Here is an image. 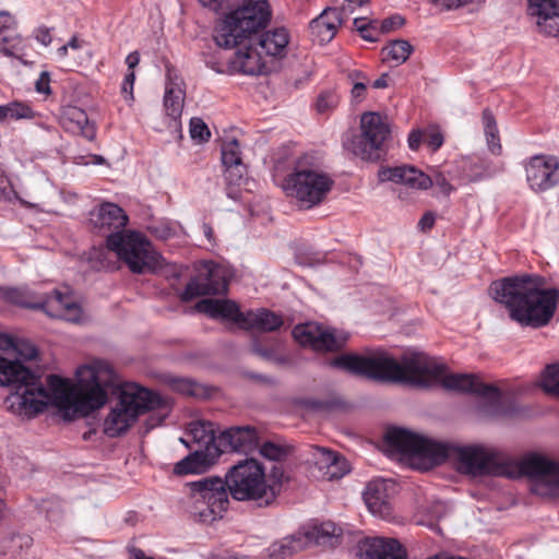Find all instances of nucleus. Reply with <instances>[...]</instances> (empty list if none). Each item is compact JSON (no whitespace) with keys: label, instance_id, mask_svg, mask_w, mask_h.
Here are the masks:
<instances>
[{"label":"nucleus","instance_id":"17","mask_svg":"<svg viewBox=\"0 0 559 559\" xmlns=\"http://www.w3.org/2000/svg\"><path fill=\"white\" fill-rule=\"evenodd\" d=\"M559 159L554 155H535L525 166L526 180L532 190L544 192L559 182Z\"/></svg>","mask_w":559,"mask_h":559},{"label":"nucleus","instance_id":"64","mask_svg":"<svg viewBox=\"0 0 559 559\" xmlns=\"http://www.w3.org/2000/svg\"><path fill=\"white\" fill-rule=\"evenodd\" d=\"M68 46L63 45L60 48H58L57 53L60 58H64L68 55Z\"/></svg>","mask_w":559,"mask_h":559},{"label":"nucleus","instance_id":"32","mask_svg":"<svg viewBox=\"0 0 559 559\" xmlns=\"http://www.w3.org/2000/svg\"><path fill=\"white\" fill-rule=\"evenodd\" d=\"M25 50L26 45L15 28L10 26L0 27V51L3 55L22 60Z\"/></svg>","mask_w":559,"mask_h":559},{"label":"nucleus","instance_id":"20","mask_svg":"<svg viewBox=\"0 0 559 559\" xmlns=\"http://www.w3.org/2000/svg\"><path fill=\"white\" fill-rule=\"evenodd\" d=\"M360 559H407L406 549L393 538H366L358 545Z\"/></svg>","mask_w":559,"mask_h":559},{"label":"nucleus","instance_id":"19","mask_svg":"<svg viewBox=\"0 0 559 559\" xmlns=\"http://www.w3.org/2000/svg\"><path fill=\"white\" fill-rule=\"evenodd\" d=\"M259 433L251 426L231 427L217 437V450L225 452H249L257 448Z\"/></svg>","mask_w":559,"mask_h":559},{"label":"nucleus","instance_id":"16","mask_svg":"<svg viewBox=\"0 0 559 559\" xmlns=\"http://www.w3.org/2000/svg\"><path fill=\"white\" fill-rule=\"evenodd\" d=\"M519 469L522 475L545 486L549 495L559 496V462L534 453L520 462Z\"/></svg>","mask_w":559,"mask_h":559},{"label":"nucleus","instance_id":"59","mask_svg":"<svg viewBox=\"0 0 559 559\" xmlns=\"http://www.w3.org/2000/svg\"><path fill=\"white\" fill-rule=\"evenodd\" d=\"M140 62V55L138 51L130 52L126 58V63L129 68V71H133V69L139 64Z\"/></svg>","mask_w":559,"mask_h":559},{"label":"nucleus","instance_id":"54","mask_svg":"<svg viewBox=\"0 0 559 559\" xmlns=\"http://www.w3.org/2000/svg\"><path fill=\"white\" fill-rule=\"evenodd\" d=\"M436 216L432 212H426L419 221L421 230L426 231L433 227Z\"/></svg>","mask_w":559,"mask_h":559},{"label":"nucleus","instance_id":"48","mask_svg":"<svg viewBox=\"0 0 559 559\" xmlns=\"http://www.w3.org/2000/svg\"><path fill=\"white\" fill-rule=\"evenodd\" d=\"M404 17H402L400 14H394L390 17L379 21V25L382 33H389L393 29L401 27L404 24Z\"/></svg>","mask_w":559,"mask_h":559},{"label":"nucleus","instance_id":"38","mask_svg":"<svg viewBox=\"0 0 559 559\" xmlns=\"http://www.w3.org/2000/svg\"><path fill=\"white\" fill-rule=\"evenodd\" d=\"M459 168L461 169L462 177L468 181L480 180L487 170L484 159L478 156L461 158Z\"/></svg>","mask_w":559,"mask_h":559},{"label":"nucleus","instance_id":"36","mask_svg":"<svg viewBox=\"0 0 559 559\" xmlns=\"http://www.w3.org/2000/svg\"><path fill=\"white\" fill-rule=\"evenodd\" d=\"M189 436L201 445L207 447L215 443L217 448V437H215L214 424L207 420H197L189 424Z\"/></svg>","mask_w":559,"mask_h":559},{"label":"nucleus","instance_id":"14","mask_svg":"<svg viewBox=\"0 0 559 559\" xmlns=\"http://www.w3.org/2000/svg\"><path fill=\"white\" fill-rule=\"evenodd\" d=\"M378 176L381 181H392L416 190H427L435 185L444 195H450L454 190L443 174L438 173L430 177L411 165L383 167L379 170Z\"/></svg>","mask_w":559,"mask_h":559},{"label":"nucleus","instance_id":"9","mask_svg":"<svg viewBox=\"0 0 559 559\" xmlns=\"http://www.w3.org/2000/svg\"><path fill=\"white\" fill-rule=\"evenodd\" d=\"M78 384L70 412L74 415L87 416L104 406L107 402L106 388L115 380L112 367L105 360L96 359L82 366L76 371Z\"/></svg>","mask_w":559,"mask_h":559},{"label":"nucleus","instance_id":"55","mask_svg":"<svg viewBox=\"0 0 559 559\" xmlns=\"http://www.w3.org/2000/svg\"><path fill=\"white\" fill-rule=\"evenodd\" d=\"M134 81H135L134 71H129L126 74L124 80L122 82V86H121L122 93H130V95H132Z\"/></svg>","mask_w":559,"mask_h":559},{"label":"nucleus","instance_id":"22","mask_svg":"<svg viewBox=\"0 0 559 559\" xmlns=\"http://www.w3.org/2000/svg\"><path fill=\"white\" fill-rule=\"evenodd\" d=\"M247 40L248 43L234 53V57L229 61L230 68L231 70L242 74H260L265 67L262 59L263 53L253 41V38Z\"/></svg>","mask_w":559,"mask_h":559},{"label":"nucleus","instance_id":"28","mask_svg":"<svg viewBox=\"0 0 559 559\" xmlns=\"http://www.w3.org/2000/svg\"><path fill=\"white\" fill-rule=\"evenodd\" d=\"M253 41L260 48V51L269 57L283 58L287 52L289 43V33L285 27H276L266 31Z\"/></svg>","mask_w":559,"mask_h":559},{"label":"nucleus","instance_id":"15","mask_svg":"<svg viewBox=\"0 0 559 559\" xmlns=\"http://www.w3.org/2000/svg\"><path fill=\"white\" fill-rule=\"evenodd\" d=\"M293 336L301 346L316 352H337L347 341L345 335H337L335 331L313 322L296 325Z\"/></svg>","mask_w":559,"mask_h":559},{"label":"nucleus","instance_id":"37","mask_svg":"<svg viewBox=\"0 0 559 559\" xmlns=\"http://www.w3.org/2000/svg\"><path fill=\"white\" fill-rule=\"evenodd\" d=\"M413 51L412 45L404 39L391 41L382 48L383 60L393 61L395 66L404 63Z\"/></svg>","mask_w":559,"mask_h":559},{"label":"nucleus","instance_id":"52","mask_svg":"<svg viewBox=\"0 0 559 559\" xmlns=\"http://www.w3.org/2000/svg\"><path fill=\"white\" fill-rule=\"evenodd\" d=\"M424 138H425V132H423L420 130H413L408 134V139H407L409 148L413 151H417L419 148L420 144L424 143Z\"/></svg>","mask_w":559,"mask_h":559},{"label":"nucleus","instance_id":"31","mask_svg":"<svg viewBox=\"0 0 559 559\" xmlns=\"http://www.w3.org/2000/svg\"><path fill=\"white\" fill-rule=\"evenodd\" d=\"M306 547V540L302 534L286 536L281 540L274 542L266 549L270 559H286Z\"/></svg>","mask_w":559,"mask_h":559},{"label":"nucleus","instance_id":"58","mask_svg":"<svg viewBox=\"0 0 559 559\" xmlns=\"http://www.w3.org/2000/svg\"><path fill=\"white\" fill-rule=\"evenodd\" d=\"M202 231H203L204 237L209 241V243L211 246H215L216 245V239H215V235H214V229L211 226V224L203 223L202 224Z\"/></svg>","mask_w":559,"mask_h":559},{"label":"nucleus","instance_id":"47","mask_svg":"<svg viewBox=\"0 0 559 559\" xmlns=\"http://www.w3.org/2000/svg\"><path fill=\"white\" fill-rule=\"evenodd\" d=\"M260 453L272 461H280L286 455V451L281 445L273 442H264L260 448Z\"/></svg>","mask_w":559,"mask_h":559},{"label":"nucleus","instance_id":"39","mask_svg":"<svg viewBox=\"0 0 559 559\" xmlns=\"http://www.w3.org/2000/svg\"><path fill=\"white\" fill-rule=\"evenodd\" d=\"M34 117L35 112L31 106L22 102L15 100L7 105H1L0 107V121H3L8 118L13 120H21L33 119Z\"/></svg>","mask_w":559,"mask_h":559},{"label":"nucleus","instance_id":"62","mask_svg":"<svg viewBox=\"0 0 559 559\" xmlns=\"http://www.w3.org/2000/svg\"><path fill=\"white\" fill-rule=\"evenodd\" d=\"M308 405L317 408V409H323L328 407V403L319 400H310L308 401Z\"/></svg>","mask_w":559,"mask_h":559},{"label":"nucleus","instance_id":"41","mask_svg":"<svg viewBox=\"0 0 559 559\" xmlns=\"http://www.w3.org/2000/svg\"><path fill=\"white\" fill-rule=\"evenodd\" d=\"M205 455L199 451L188 455L175 465V473L178 475H187L201 471Z\"/></svg>","mask_w":559,"mask_h":559},{"label":"nucleus","instance_id":"46","mask_svg":"<svg viewBox=\"0 0 559 559\" xmlns=\"http://www.w3.org/2000/svg\"><path fill=\"white\" fill-rule=\"evenodd\" d=\"M190 134L194 140L205 142L210 139L211 132L204 121L200 118H192L190 121Z\"/></svg>","mask_w":559,"mask_h":559},{"label":"nucleus","instance_id":"1","mask_svg":"<svg viewBox=\"0 0 559 559\" xmlns=\"http://www.w3.org/2000/svg\"><path fill=\"white\" fill-rule=\"evenodd\" d=\"M331 365L350 373L383 382H396L417 388L441 384L445 390L471 393L481 397L487 412L503 415L500 390L483 383L475 374L448 373L447 367L424 353L404 355L400 360L393 357H364L344 354L335 357Z\"/></svg>","mask_w":559,"mask_h":559},{"label":"nucleus","instance_id":"4","mask_svg":"<svg viewBox=\"0 0 559 559\" xmlns=\"http://www.w3.org/2000/svg\"><path fill=\"white\" fill-rule=\"evenodd\" d=\"M93 228L106 237V248L123 261L134 274L154 272L160 266V255L140 233L123 231L128 224L124 211L114 203H103L91 213Z\"/></svg>","mask_w":559,"mask_h":559},{"label":"nucleus","instance_id":"2","mask_svg":"<svg viewBox=\"0 0 559 559\" xmlns=\"http://www.w3.org/2000/svg\"><path fill=\"white\" fill-rule=\"evenodd\" d=\"M384 441L394 451L418 459L426 467L452 460L459 472L472 476H507L509 465L502 454L484 445H454L433 441L404 428H391Z\"/></svg>","mask_w":559,"mask_h":559},{"label":"nucleus","instance_id":"30","mask_svg":"<svg viewBox=\"0 0 559 559\" xmlns=\"http://www.w3.org/2000/svg\"><path fill=\"white\" fill-rule=\"evenodd\" d=\"M320 469L326 468L330 478H341L347 473V463L338 453L316 447L312 453Z\"/></svg>","mask_w":559,"mask_h":559},{"label":"nucleus","instance_id":"42","mask_svg":"<svg viewBox=\"0 0 559 559\" xmlns=\"http://www.w3.org/2000/svg\"><path fill=\"white\" fill-rule=\"evenodd\" d=\"M277 342L269 337H257L251 344L253 354L265 360H272L276 355Z\"/></svg>","mask_w":559,"mask_h":559},{"label":"nucleus","instance_id":"51","mask_svg":"<svg viewBox=\"0 0 559 559\" xmlns=\"http://www.w3.org/2000/svg\"><path fill=\"white\" fill-rule=\"evenodd\" d=\"M34 36L38 43L44 46H49L52 41V36L50 33V28L46 26H39L35 29Z\"/></svg>","mask_w":559,"mask_h":559},{"label":"nucleus","instance_id":"7","mask_svg":"<svg viewBox=\"0 0 559 559\" xmlns=\"http://www.w3.org/2000/svg\"><path fill=\"white\" fill-rule=\"evenodd\" d=\"M271 19L272 9L267 0H241L217 26L214 39L219 47L240 46L265 29Z\"/></svg>","mask_w":559,"mask_h":559},{"label":"nucleus","instance_id":"21","mask_svg":"<svg viewBox=\"0 0 559 559\" xmlns=\"http://www.w3.org/2000/svg\"><path fill=\"white\" fill-rule=\"evenodd\" d=\"M528 12L537 17L539 31L548 36L559 34V0H527Z\"/></svg>","mask_w":559,"mask_h":559},{"label":"nucleus","instance_id":"23","mask_svg":"<svg viewBox=\"0 0 559 559\" xmlns=\"http://www.w3.org/2000/svg\"><path fill=\"white\" fill-rule=\"evenodd\" d=\"M391 481L385 479L370 480L362 493L368 510L380 518H386L391 514V506L389 502V488Z\"/></svg>","mask_w":559,"mask_h":559},{"label":"nucleus","instance_id":"27","mask_svg":"<svg viewBox=\"0 0 559 559\" xmlns=\"http://www.w3.org/2000/svg\"><path fill=\"white\" fill-rule=\"evenodd\" d=\"M222 162L226 167L225 180L228 185H240L246 169L241 162L240 146L236 139L223 143Z\"/></svg>","mask_w":559,"mask_h":559},{"label":"nucleus","instance_id":"50","mask_svg":"<svg viewBox=\"0 0 559 559\" xmlns=\"http://www.w3.org/2000/svg\"><path fill=\"white\" fill-rule=\"evenodd\" d=\"M35 90L39 94L50 95V74L47 71H43L39 74V78L35 82Z\"/></svg>","mask_w":559,"mask_h":559},{"label":"nucleus","instance_id":"13","mask_svg":"<svg viewBox=\"0 0 559 559\" xmlns=\"http://www.w3.org/2000/svg\"><path fill=\"white\" fill-rule=\"evenodd\" d=\"M391 134L386 118L378 112H365L360 118V133L345 143L346 150L367 162H377L385 153L384 145Z\"/></svg>","mask_w":559,"mask_h":559},{"label":"nucleus","instance_id":"49","mask_svg":"<svg viewBox=\"0 0 559 559\" xmlns=\"http://www.w3.org/2000/svg\"><path fill=\"white\" fill-rule=\"evenodd\" d=\"M424 143L433 152L443 144V136L439 131L425 132Z\"/></svg>","mask_w":559,"mask_h":559},{"label":"nucleus","instance_id":"18","mask_svg":"<svg viewBox=\"0 0 559 559\" xmlns=\"http://www.w3.org/2000/svg\"><path fill=\"white\" fill-rule=\"evenodd\" d=\"M228 288L226 270L223 266L212 264L206 269L204 277L192 278L181 294L182 301H191L200 296L223 295Z\"/></svg>","mask_w":559,"mask_h":559},{"label":"nucleus","instance_id":"26","mask_svg":"<svg viewBox=\"0 0 559 559\" xmlns=\"http://www.w3.org/2000/svg\"><path fill=\"white\" fill-rule=\"evenodd\" d=\"M60 124L67 132L81 134L90 141L96 135L95 127L90 123L86 112L76 106H68L62 109Z\"/></svg>","mask_w":559,"mask_h":559},{"label":"nucleus","instance_id":"43","mask_svg":"<svg viewBox=\"0 0 559 559\" xmlns=\"http://www.w3.org/2000/svg\"><path fill=\"white\" fill-rule=\"evenodd\" d=\"M542 386L545 392L559 396V364L548 365L545 368Z\"/></svg>","mask_w":559,"mask_h":559},{"label":"nucleus","instance_id":"24","mask_svg":"<svg viewBox=\"0 0 559 559\" xmlns=\"http://www.w3.org/2000/svg\"><path fill=\"white\" fill-rule=\"evenodd\" d=\"M195 309L213 319L230 320L241 328L246 323V312H241L237 304L231 300L203 299L195 305Z\"/></svg>","mask_w":559,"mask_h":559},{"label":"nucleus","instance_id":"11","mask_svg":"<svg viewBox=\"0 0 559 559\" xmlns=\"http://www.w3.org/2000/svg\"><path fill=\"white\" fill-rule=\"evenodd\" d=\"M190 499L188 511L194 521L211 523L222 518L227 510L228 493L223 489L222 478L205 477L189 484Z\"/></svg>","mask_w":559,"mask_h":559},{"label":"nucleus","instance_id":"44","mask_svg":"<svg viewBox=\"0 0 559 559\" xmlns=\"http://www.w3.org/2000/svg\"><path fill=\"white\" fill-rule=\"evenodd\" d=\"M340 103V96L335 91L320 93L316 102V109L319 114H326L335 109Z\"/></svg>","mask_w":559,"mask_h":559},{"label":"nucleus","instance_id":"29","mask_svg":"<svg viewBox=\"0 0 559 559\" xmlns=\"http://www.w3.org/2000/svg\"><path fill=\"white\" fill-rule=\"evenodd\" d=\"M284 324L283 317L269 309L260 308L246 312V330H259L262 332H274Z\"/></svg>","mask_w":559,"mask_h":559},{"label":"nucleus","instance_id":"8","mask_svg":"<svg viewBox=\"0 0 559 559\" xmlns=\"http://www.w3.org/2000/svg\"><path fill=\"white\" fill-rule=\"evenodd\" d=\"M223 489L238 501H254L259 507L270 506L280 491L278 484L269 485L263 466L254 459L235 464L222 479Z\"/></svg>","mask_w":559,"mask_h":559},{"label":"nucleus","instance_id":"61","mask_svg":"<svg viewBox=\"0 0 559 559\" xmlns=\"http://www.w3.org/2000/svg\"><path fill=\"white\" fill-rule=\"evenodd\" d=\"M388 81H389V75L386 73H384L379 79H377L376 81L372 82V87L373 88H385L389 85Z\"/></svg>","mask_w":559,"mask_h":559},{"label":"nucleus","instance_id":"63","mask_svg":"<svg viewBox=\"0 0 559 559\" xmlns=\"http://www.w3.org/2000/svg\"><path fill=\"white\" fill-rule=\"evenodd\" d=\"M68 48L72 49H80L81 48V41L78 38V36H72L71 39L67 44Z\"/></svg>","mask_w":559,"mask_h":559},{"label":"nucleus","instance_id":"12","mask_svg":"<svg viewBox=\"0 0 559 559\" xmlns=\"http://www.w3.org/2000/svg\"><path fill=\"white\" fill-rule=\"evenodd\" d=\"M334 180L324 171L305 167L298 163L285 180L287 193L295 198L305 209L319 205L332 190Z\"/></svg>","mask_w":559,"mask_h":559},{"label":"nucleus","instance_id":"56","mask_svg":"<svg viewBox=\"0 0 559 559\" xmlns=\"http://www.w3.org/2000/svg\"><path fill=\"white\" fill-rule=\"evenodd\" d=\"M433 2L438 5H441L448 10L456 9L462 4L466 3L467 0H433Z\"/></svg>","mask_w":559,"mask_h":559},{"label":"nucleus","instance_id":"6","mask_svg":"<svg viewBox=\"0 0 559 559\" xmlns=\"http://www.w3.org/2000/svg\"><path fill=\"white\" fill-rule=\"evenodd\" d=\"M150 411L162 413L156 424H150L154 427L166 417L169 404L151 390L138 385L127 386L121 390L116 405L106 417L104 432L110 438H116L124 433L140 415Z\"/></svg>","mask_w":559,"mask_h":559},{"label":"nucleus","instance_id":"35","mask_svg":"<svg viewBox=\"0 0 559 559\" xmlns=\"http://www.w3.org/2000/svg\"><path fill=\"white\" fill-rule=\"evenodd\" d=\"M481 120L489 151L495 155H500L502 145L500 143L497 120L489 108L483 110Z\"/></svg>","mask_w":559,"mask_h":559},{"label":"nucleus","instance_id":"25","mask_svg":"<svg viewBox=\"0 0 559 559\" xmlns=\"http://www.w3.org/2000/svg\"><path fill=\"white\" fill-rule=\"evenodd\" d=\"M342 24V14L338 9L328 8L309 24V29L314 39L320 44L330 43L336 35Z\"/></svg>","mask_w":559,"mask_h":559},{"label":"nucleus","instance_id":"40","mask_svg":"<svg viewBox=\"0 0 559 559\" xmlns=\"http://www.w3.org/2000/svg\"><path fill=\"white\" fill-rule=\"evenodd\" d=\"M356 29L360 33L361 37L368 41H377L381 32L379 20H371L367 22L365 17H356L354 20Z\"/></svg>","mask_w":559,"mask_h":559},{"label":"nucleus","instance_id":"60","mask_svg":"<svg viewBox=\"0 0 559 559\" xmlns=\"http://www.w3.org/2000/svg\"><path fill=\"white\" fill-rule=\"evenodd\" d=\"M128 551L130 559H154L153 557L146 556L142 549L136 547H130Z\"/></svg>","mask_w":559,"mask_h":559},{"label":"nucleus","instance_id":"3","mask_svg":"<svg viewBox=\"0 0 559 559\" xmlns=\"http://www.w3.org/2000/svg\"><path fill=\"white\" fill-rule=\"evenodd\" d=\"M538 274H521L493 281L489 295L501 304L512 321L534 329L546 326L555 316L559 289L546 287Z\"/></svg>","mask_w":559,"mask_h":559},{"label":"nucleus","instance_id":"34","mask_svg":"<svg viewBox=\"0 0 559 559\" xmlns=\"http://www.w3.org/2000/svg\"><path fill=\"white\" fill-rule=\"evenodd\" d=\"M341 528L337 527L333 522H323L319 525L312 526L308 530L302 537L306 540V546L309 543H313L316 545H324L330 539L340 536Z\"/></svg>","mask_w":559,"mask_h":559},{"label":"nucleus","instance_id":"53","mask_svg":"<svg viewBox=\"0 0 559 559\" xmlns=\"http://www.w3.org/2000/svg\"><path fill=\"white\" fill-rule=\"evenodd\" d=\"M11 544H12V548H25V549H28L32 544H33V539L31 536L28 535H16L14 536L12 539H11Z\"/></svg>","mask_w":559,"mask_h":559},{"label":"nucleus","instance_id":"45","mask_svg":"<svg viewBox=\"0 0 559 559\" xmlns=\"http://www.w3.org/2000/svg\"><path fill=\"white\" fill-rule=\"evenodd\" d=\"M349 79L353 80L354 85L352 88V96L356 100H360L366 95L367 85L369 84V79L359 71H352L349 73Z\"/></svg>","mask_w":559,"mask_h":559},{"label":"nucleus","instance_id":"10","mask_svg":"<svg viewBox=\"0 0 559 559\" xmlns=\"http://www.w3.org/2000/svg\"><path fill=\"white\" fill-rule=\"evenodd\" d=\"M5 301L28 309H40L49 317L78 322L82 314L80 305L68 288L37 294L27 289L8 288L3 292Z\"/></svg>","mask_w":559,"mask_h":559},{"label":"nucleus","instance_id":"5","mask_svg":"<svg viewBox=\"0 0 559 559\" xmlns=\"http://www.w3.org/2000/svg\"><path fill=\"white\" fill-rule=\"evenodd\" d=\"M0 384L14 385L15 395L21 411L28 417L44 412L48 405L69 413L75 386L57 374L47 377V388L40 377L17 360H9L0 356Z\"/></svg>","mask_w":559,"mask_h":559},{"label":"nucleus","instance_id":"33","mask_svg":"<svg viewBox=\"0 0 559 559\" xmlns=\"http://www.w3.org/2000/svg\"><path fill=\"white\" fill-rule=\"evenodd\" d=\"M185 100V92L180 84L169 79L164 95V107L167 116L177 119L181 116Z\"/></svg>","mask_w":559,"mask_h":559},{"label":"nucleus","instance_id":"57","mask_svg":"<svg viewBox=\"0 0 559 559\" xmlns=\"http://www.w3.org/2000/svg\"><path fill=\"white\" fill-rule=\"evenodd\" d=\"M199 2L210 10L217 12L225 4L226 0H199Z\"/></svg>","mask_w":559,"mask_h":559}]
</instances>
